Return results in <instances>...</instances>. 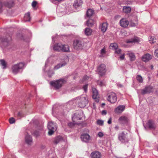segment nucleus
<instances>
[{"label":"nucleus","mask_w":158,"mask_h":158,"mask_svg":"<svg viewBox=\"0 0 158 158\" xmlns=\"http://www.w3.org/2000/svg\"><path fill=\"white\" fill-rule=\"evenodd\" d=\"M152 67H153V66H152Z\"/></svg>","instance_id":"obj_64"},{"label":"nucleus","mask_w":158,"mask_h":158,"mask_svg":"<svg viewBox=\"0 0 158 158\" xmlns=\"http://www.w3.org/2000/svg\"><path fill=\"white\" fill-rule=\"evenodd\" d=\"M154 55L158 57V48L155 50L154 52Z\"/></svg>","instance_id":"obj_48"},{"label":"nucleus","mask_w":158,"mask_h":158,"mask_svg":"<svg viewBox=\"0 0 158 158\" xmlns=\"http://www.w3.org/2000/svg\"><path fill=\"white\" fill-rule=\"evenodd\" d=\"M22 112H19L18 113V116L19 117H21L22 116Z\"/></svg>","instance_id":"obj_54"},{"label":"nucleus","mask_w":158,"mask_h":158,"mask_svg":"<svg viewBox=\"0 0 158 158\" xmlns=\"http://www.w3.org/2000/svg\"><path fill=\"white\" fill-rule=\"evenodd\" d=\"M15 120L13 118H11L9 119V122L10 124H13L15 122Z\"/></svg>","instance_id":"obj_44"},{"label":"nucleus","mask_w":158,"mask_h":158,"mask_svg":"<svg viewBox=\"0 0 158 158\" xmlns=\"http://www.w3.org/2000/svg\"><path fill=\"white\" fill-rule=\"evenodd\" d=\"M82 4V2L81 0H76L74 1L73 6L75 8H77L81 6Z\"/></svg>","instance_id":"obj_27"},{"label":"nucleus","mask_w":158,"mask_h":158,"mask_svg":"<svg viewBox=\"0 0 158 158\" xmlns=\"http://www.w3.org/2000/svg\"><path fill=\"white\" fill-rule=\"evenodd\" d=\"M94 11L91 9H89L88 10L86 13L87 17L89 18L94 14Z\"/></svg>","instance_id":"obj_31"},{"label":"nucleus","mask_w":158,"mask_h":158,"mask_svg":"<svg viewBox=\"0 0 158 158\" xmlns=\"http://www.w3.org/2000/svg\"><path fill=\"white\" fill-rule=\"evenodd\" d=\"M152 88L150 86L146 87L144 89L138 90L137 92L139 93V91H140L142 94L144 95L147 93H149L152 91Z\"/></svg>","instance_id":"obj_15"},{"label":"nucleus","mask_w":158,"mask_h":158,"mask_svg":"<svg viewBox=\"0 0 158 158\" xmlns=\"http://www.w3.org/2000/svg\"><path fill=\"white\" fill-rule=\"evenodd\" d=\"M55 57L54 56H52L49 57L48 60H46L45 63V65L44 68L43 69V70L44 72H46L47 74L49 77H51L54 74V71L51 69L50 64H49V61L51 60H54Z\"/></svg>","instance_id":"obj_3"},{"label":"nucleus","mask_w":158,"mask_h":158,"mask_svg":"<svg viewBox=\"0 0 158 158\" xmlns=\"http://www.w3.org/2000/svg\"><path fill=\"white\" fill-rule=\"evenodd\" d=\"M97 71L100 76L103 75L106 72V66L103 64H101L98 68Z\"/></svg>","instance_id":"obj_14"},{"label":"nucleus","mask_w":158,"mask_h":158,"mask_svg":"<svg viewBox=\"0 0 158 158\" xmlns=\"http://www.w3.org/2000/svg\"><path fill=\"white\" fill-rule=\"evenodd\" d=\"M136 79L137 81L140 83L143 82V80L142 77L140 75H138L136 77Z\"/></svg>","instance_id":"obj_40"},{"label":"nucleus","mask_w":158,"mask_h":158,"mask_svg":"<svg viewBox=\"0 0 158 158\" xmlns=\"http://www.w3.org/2000/svg\"><path fill=\"white\" fill-rule=\"evenodd\" d=\"M74 102H77L80 108H83L88 104L89 101L87 96H81L77 97Z\"/></svg>","instance_id":"obj_1"},{"label":"nucleus","mask_w":158,"mask_h":158,"mask_svg":"<svg viewBox=\"0 0 158 158\" xmlns=\"http://www.w3.org/2000/svg\"><path fill=\"white\" fill-rule=\"evenodd\" d=\"M118 46L117 44L116 43H113L110 44V48L116 50L118 48Z\"/></svg>","instance_id":"obj_35"},{"label":"nucleus","mask_w":158,"mask_h":158,"mask_svg":"<svg viewBox=\"0 0 158 158\" xmlns=\"http://www.w3.org/2000/svg\"><path fill=\"white\" fill-rule=\"evenodd\" d=\"M62 140L63 138L61 136H57L54 138L53 140V142L54 143L57 144Z\"/></svg>","instance_id":"obj_25"},{"label":"nucleus","mask_w":158,"mask_h":158,"mask_svg":"<svg viewBox=\"0 0 158 158\" xmlns=\"http://www.w3.org/2000/svg\"><path fill=\"white\" fill-rule=\"evenodd\" d=\"M48 128L49 131L48 132V135H51L56 130L57 127L56 123H54L52 122H50L48 123Z\"/></svg>","instance_id":"obj_9"},{"label":"nucleus","mask_w":158,"mask_h":158,"mask_svg":"<svg viewBox=\"0 0 158 158\" xmlns=\"http://www.w3.org/2000/svg\"><path fill=\"white\" fill-rule=\"evenodd\" d=\"M65 82L66 81L64 79H60L56 81H51L50 83L51 85L53 86L56 89H58L61 87Z\"/></svg>","instance_id":"obj_4"},{"label":"nucleus","mask_w":158,"mask_h":158,"mask_svg":"<svg viewBox=\"0 0 158 158\" xmlns=\"http://www.w3.org/2000/svg\"><path fill=\"white\" fill-rule=\"evenodd\" d=\"M89 79V77H88L85 76H84V77H83L82 79V81H84L86 80H88V79Z\"/></svg>","instance_id":"obj_46"},{"label":"nucleus","mask_w":158,"mask_h":158,"mask_svg":"<svg viewBox=\"0 0 158 158\" xmlns=\"http://www.w3.org/2000/svg\"><path fill=\"white\" fill-rule=\"evenodd\" d=\"M120 26L124 27H126L129 24V21L125 19H122L120 22Z\"/></svg>","instance_id":"obj_17"},{"label":"nucleus","mask_w":158,"mask_h":158,"mask_svg":"<svg viewBox=\"0 0 158 158\" xmlns=\"http://www.w3.org/2000/svg\"><path fill=\"white\" fill-rule=\"evenodd\" d=\"M107 99L111 103H115L117 100L116 94L113 92L108 93L107 95Z\"/></svg>","instance_id":"obj_10"},{"label":"nucleus","mask_w":158,"mask_h":158,"mask_svg":"<svg viewBox=\"0 0 158 158\" xmlns=\"http://www.w3.org/2000/svg\"><path fill=\"white\" fill-rule=\"evenodd\" d=\"M147 125L149 128L151 129H154L155 127L154 123L152 120H149L147 123Z\"/></svg>","instance_id":"obj_26"},{"label":"nucleus","mask_w":158,"mask_h":158,"mask_svg":"<svg viewBox=\"0 0 158 158\" xmlns=\"http://www.w3.org/2000/svg\"><path fill=\"white\" fill-rule=\"evenodd\" d=\"M24 64L23 63H19V64L14 65L12 67L13 73L16 74L20 71L21 69H22L24 67Z\"/></svg>","instance_id":"obj_7"},{"label":"nucleus","mask_w":158,"mask_h":158,"mask_svg":"<svg viewBox=\"0 0 158 158\" xmlns=\"http://www.w3.org/2000/svg\"><path fill=\"white\" fill-rule=\"evenodd\" d=\"M98 136L100 138L102 137L104 135V134H103V133L101 132H99L98 133Z\"/></svg>","instance_id":"obj_47"},{"label":"nucleus","mask_w":158,"mask_h":158,"mask_svg":"<svg viewBox=\"0 0 158 158\" xmlns=\"http://www.w3.org/2000/svg\"><path fill=\"white\" fill-rule=\"evenodd\" d=\"M118 121L122 124H125L128 123L129 120L127 117L122 116L118 119Z\"/></svg>","instance_id":"obj_21"},{"label":"nucleus","mask_w":158,"mask_h":158,"mask_svg":"<svg viewBox=\"0 0 158 158\" xmlns=\"http://www.w3.org/2000/svg\"><path fill=\"white\" fill-rule=\"evenodd\" d=\"M52 42H55V40H54V38L53 36H52Z\"/></svg>","instance_id":"obj_60"},{"label":"nucleus","mask_w":158,"mask_h":158,"mask_svg":"<svg viewBox=\"0 0 158 158\" xmlns=\"http://www.w3.org/2000/svg\"><path fill=\"white\" fill-rule=\"evenodd\" d=\"M14 5V2L12 0H10L4 3H2L0 1V13L2 11V8L4 6L9 8H10Z\"/></svg>","instance_id":"obj_11"},{"label":"nucleus","mask_w":158,"mask_h":158,"mask_svg":"<svg viewBox=\"0 0 158 158\" xmlns=\"http://www.w3.org/2000/svg\"><path fill=\"white\" fill-rule=\"evenodd\" d=\"M152 58V56L149 53H147L143 56L142 59L143 61L147 62Z\"/></svg>","instance_id":"obj_19"},{"label":"nucleus","mask_w":158,"mask_h":158,"mask_svg":"<svg viewBox=\"0 0 158 158\" xmlns=\"http://www.w3.org/2000/svg\"><path fill=\"white\" fill-rule=\"evenodd\" d=\"M94 21L92 19H89L86 22V24L88 27H92L94 23Z\"/></svg>","instance_id":"obj_33"},{"label":"nucleus","mask_w":158,"mask_h":158,"mask_svg":"<svg viewBox=\"0 0 158 158\" xmlns=\"http://www.w3.org/2000/svg\"><path fill=\"white\" fill-rule=\"evenodd\" d=\"M34 134L36 136H37L39 135V133L38 132L36 131L35 132Z\"/></svg>","instance_id":"obj_58"},{"label":"nucleus","mask_w":158,"mask_h":158,"mask_svg":"<svg viewBox=\"0 0 158 158\" xmlns=\"http://www.w3.org/2000/svg\"><path fill=\"white\" fill-rule=\"evenodd\" d=\"M125 109V106L123 105H120L115 109L114 111L116 113H120L123 111Z\"/></svg>","instance_id":"obj_18"},{"label":"nucleus","mask_w":158,"mask_h":158,"mask_svg":"<svg viewBox=\"0 0 158 158\" xmlns=\"http://www.w3.org/2000/svg\"><path fill=\"white\" fill-rule=\"evenodd\" d=\"M108 27V24L107 23H103L100 25L99 27L101 31L102 32H105L107 30Z\"/></svg>","instance_id":"obj_23"},{"label":"nucleus","mask_w":158,"mask_h":158,"mask_svg":"<svg viewBox=\"0 0 158 158\" xmlns=\"http://www.w3.org/2000/svg\"><path fill=\"white\" fill-rule=\"evenodd\" d=\"M87 87L88 84H86L84 85L83 87V88L85 92H86L87 91Z\"/></svg>","instance_id":"obj_45"},{"label":"nucleus","mask_w":158,"mask_h":158,"mask_svg":"<svg viewBox=\"0 0 158 158\" xmlns=\"http://www.w3.org/2000/svg\"><path fill=\"white\" fill-rule=\"evenodd\" d=\"M155 40L156 39H154V37L153 36H150L149 37V40L150 43H154L156 41Z\"/></svg>","instance_id":"obj_38"},{"label":"nucleus","mask_w":158,"mask_h":158,"mask_svg":"<svg viewBox=\"0 0 158 158\" xmlns=\"http://www.w3.org/2000/svg\"><path fill=\"white\" fill-rule=\"evenodd\" d=\"M118 128H119V127H118V126H116L115 127V128L116 130L118 129Z\"/></svg>","instance_id":"obj_59"},{"label":"nucleus","mask_w":158,"mask_h":158,"mask_svg":"<svg viewBox=\"0 0 158 158\" xmlns=\"http://www.w3.org/2000/svg\"><path fill=\"white\" fill-rule=\"evenodd\" d=\"M37 2L36 1H33L32 3V6L33 7H35L36 5L37 4Z\"/></svg>","instance_id":"obj_49"},{"label":"nucleus","mask_w":158,"mask_h":158,"mask_svg":"<svg viewBox=\"0 0 158 158\" xmlns=\"http://www.w3.org/2000/svg\"><path fill=\"white\" fill-rule=\"evenodd\" d=\"M52 114H53V109H52Z\"/></svg>","instance_id":"obj_61"},{"label":"nucleus","mask_w":158,"mask_h":158,"mask_svg":"<svg viewBox=\"0 0 158 158\" xmlns=\"http://www.w3.org/2000/svg\"><path fill=\"white\" fill-rule=\"evenodd\" d=\"M101 53L102 54L101 56H102V55L104 54L105 53V51L104 49H102L101 51Z\"/></svg>","instance_id":"obj_50"},{"label":"nucleus","mask_w":158,"mask_h":158,"mask_svg":"<svg viewBox=\"0 0 158 158\" xmlns=\"http://www.w3.org/2000/svg\"><path fill=\"white\" fill-rule=\"evenodd\" d=\"M157 76H158V73H157Z\"/></svg>","instance_id":"obj_63"},{"label":"nucleus","mask_w":158,"mask_h":158,"mask_svg":"<svg viewBox=\"0 0 158 158\" xmlns=\"http://www.w3.org/2000/svg\"><path fill=\"white\" fill-rule=\"evenodd\" d=\"M64 61L61 63H59L57 65L55 66L53 68L54 70H57L60 68L65 65L67 62L69 61V58L67 56L65 55H64Z\"/></svg>","instance_id":"obj_12"},{"label":"nucleus","mask_w":158,"mask_h":158,"mask_svg":"<svg viewBox=\"0 0 158 158\" xmlns=\"http://www.w3.org/2000/svg\"><path fill=\"white\" fill-rule=\"evenodd\" d=\"M139 41L138 38L137 37H135L133 38L129 39L126 41L127 43H135L138 42Z\"/></svg>","instance_id":"obj_28"},{"label":"nucleus","mask_w":158,"mask_h":158,"mask_svg":"<svg viewBox=\"0 0 158 158\" xmlns=\"http://www.w3.org/2000/svg\"><path fill=\"white\" fill-rule=\"evenodd\" d=\"M121 52L122 50L121 49H118V48L115 50V54H117L118 55H120V54H122Z\"/></svg>","instance_id":"obj_41"},{"label":"nucleus","mask_w":158,"mask_h":158,"mask_svg":"<svg viewBox=\"0 0 158 158\" xmlns=\"http://www.w3.org/2000/svg\"><path fill=\"white\" fill-rule=\"evenodd\" d=\"M123 12L125 13H129L131 11V8L129 6H125L123 7Z\"/></svg>","instance_id":"obj_30"},{"label":"nucleus","mask_w":158,"mask_h":158,"mask_svg":"<svg viewBox=\"0 0 158 158\" xmlns=\"http://www.w3.org/2000/svg\"><path fill=\"white\" fill-rule=\"evenodd\" d=\"M25 141L28 145H31L32 143V139L31 137L28 134L26 135L25 137Z\"/></svg>","instance_id":"obj_24"},{"label":"nucleus","mask_w":158,"mask_h":158,"mask_svg":"<svg viewBox=\"0 0 158 158\" xmlns=\"http://www.w3.org/2000/svg\"><path fill=\"white\" fill-rule=\"evenodd\" d=\"M127 54L128 55L131 61H133L135 60L136 57L134 53L129 52Z\"/></svg>","instance_id":"obj_29"},{"label":"nucleus","mask_w":158,"mask_h":158,"mask_svg":"<svg viewBox=\"0 0 158 158\" xmlns=\"http://www.w3.org/2000/svg\"><path fill=\"white\" fill-rule=\"evenodd\" d=\"M73 45L75 49H81L84 47V42L82 40L77 39L74 41Z\"/></svg>","instance_id":"obj_6"},{"label":"nucleus","mask_w":158,"mask_h":158,"mask_svg":"<svg viewBox=\"0 0 158 158\" xmlns=\"http://www.w3.org/2000/svg\"><path fill=\"white\" fill-rule=\"evenodd\" d=\"M97 83L100 86H102L105 85V82L104 81H102L101 80H99L98 81Z\"/></svg>","instance_id":"obj_39"},{"label":"nucleus","mask_w":158,"mask_h":158,"mask_svg":"<svg viewBox=\"0 0 158 158\" xmlns=\"http://www.w3.org/2000/svg\"><path fill=\"white\" fill-rule=\"evenodd\" d=\"M53 49L58 52H67L69 51V48L68 45L62 44L61 43H56L53 46Z\"/></svg>","instance_id":"obj_2"},{"label":"nucleus","mask_w":158,"mask_h":158,"mask_svg":"<svg viewBox=\"0 0 158 158\" xmlns=\"http://www.w3.org/2000/svg\"><path fill=\"white\" fill-rule=\"evenodd\" d=\"M104 122L103 120H98L97 121V123L100 125H102L103 124Z\"/></svg>","instance_id":"obj_43"},{"label":"nucleus","mask_w":158,"mask_h":158,"mask_svg":"<svg viewBox=\"0 0 158 158\" xmlns=\"http://www.w3.org/2000/svg\"><path fill=\"white\" fill-rule=\"evenodd\" d=\"M0 64L2 66L3 69H5L6 68V63L4 60H0Z\"/></svg>","instance_id":"obj_37"},{"label":"nucleus","mask_w":158,"mask_h":158,"mask_svg":"<svg viewBox=\"0 0 158 158\" xmlns=\"http://www.w3.org/2000/svg\"><path fill=\"white\" fill-rule=\"evenodd\" d=\"M102 115H106V111L105 110H102Z\"/></svg>","instance_id":"obj_53"},{"label":"nucleus","mask_w":158,"mask_h":158,"mask_svg":"<svg viewBox=\"0 0 158 158\" xmlns=\"http://www.w3.org/2000/svg\"><path fill=\"white\" fill-rule=\"evenodd\" d=\"M117 85L118 87H122L123 86L122 85H121V84H119V83Z\"/></svg>","instance_id":"obj_57"},{"label":"nucleus","mask_w":158,"mask_h":158,"mask_svg":"<svg viewBox=\"0 0 158 158\" xmlns=\"http://www.w3.org/2000/svg\"><path fill=\"white\" fill-rule=\"evenodd\" d=\"M111 123V118H110L107 122V123L109 124H110Z\"/></svg>","instance_id":"obj_55"},{"label":"nucleus","mask_w":158,"mask_h":158,"mask_svg":"<svg viewBox=\"0 0 158 158\" xmlns=\"http://www.w3.org/2000/svg\"><path fill=\"white\" fill-rule=\"evenodd\" d=\"M92 98L94 99H96V102H99V99L98 98V90L95 88L92 87Z\"/></svg>","instance_id":"obj_16"},{"label":"nucleus","mask_w":158,"mask_h":158,"mask_svg":"<svg viewBox=\"0 0 158 158\" xmlns=\"http://www.w3.org/2000/svg\"><path fill=\"white\" fill-rule=\"evenodd\" d=\"M90 156L92 158H101V154L98 151H94L91 153Z\"/></svg>","instance_id":"obj_20"},{"label":"nucleus","mask_w":158,"mask_h":158,"mask_svg":"<svg viewBox=\"0 0 158 158\" xmlns=\"http://www.w3.org/2000/svg\"><path fill=\"white\" fill-rule=\"evenodd\" d=\"M118 139L121 143H127L129 141L127 133L124 131L119 133L118 135Z\"/></svg>","instance_id":"obj_5"},{"label":"nucleus","mask_w":158,"mask_h":158,"mask_svg":"<svg viewBox=\"0 0 158 158\" xmlns=\"http://www.w3.org/2000/svg\"><path fill=\"white\" fill-rule=\"evenodd\" d=\"M31 18L30 17V14L29 12H28L25 15L24 20L25 22L29 21L30 20Z\"/></svg>","instance_id":"obj_32"},{"label":"nucleus","mask_w":158,"mask_h":158,"mask_svg":"<svg viewBox=\"0 0 158 158\" xmlns=\"http://www.w3.org/2000/svg\"><path fill=\"white\" fill-rule=\"evenodd\" d=\"M56 11L57 14L59 16H61L65 14H69V12L67 8L65 9L60 6H57Z\"/></svg>","instance_id":"obj_8"},{"label":"nucleus","mask_w":158,"mask_h":158,"mask_svg":"<svg viewBox=\"0 0 158 158\" xmlns=\"http://www.w3.org/2000/svg\"><path fill=\"white\" fill-rule=\"evenodd\" d=\"M121 55L120 56V58L121 60H123L124 58V54H121Z\"/></svg>","instance_id":"obj_51"},{"label":"nucleus","mask_w":158,"mask_h":158,"mask_svg":"<svg viewBox=\"0 0 158 158\" xmlns=\"http://www.w3.org/2000/svg\"><path fill=\"white\" fill-rule=\"evenodd\" d=\"M130 25L131 27H135L136 26V24L134 23H131L130 24Z\"/></svg>","instance_id":"obj_56"},{"label":"nucleus","mask_w":158,"mask_h":158,"mask_svg":"<svg viewBox=\"0 0 158 158\" xmlns=\"http://www.w3.org/2000/svg\"><path fill=\"white\" fill-rule=\"evenodd\" d=\"M85 33L87 35H90L92 32V30L89 28H86L85 30Z\"/></svg>","instance_id":"obj_36"},{"label":"nucleus","mask_w":158,"mask_h":158,"mask_svg":"<svg viewBox=\"0 0 158 158\" xmlns=\"http://www.w3.org/2000/svg\"><path fill=\"white\" fill-rule=\"evenodd\" d=\"M76 124V123L75 121L74 122H70L68 124V125L69 127H73L74 126V125Z\"/></svg>","instance_id":"obj_42"},{"label":"nucleus","mask_w":158,"mask_h":158,"mask_svg":"<svg viewBox=\"0 0 158 158\" xmlns=\"http://www.w3.org/2000/svg\"><path fill=\"white\" fill-rule=\"evenodd\" d=\"M83 115V112L81 111H79L75 113L72 117V119L73 122H74L76 120H80L81 119Z\"/></svg>","instance_id":"obj_13"},{"label":"nucleus","mask_w":158,"mask_h":158,"mask_svg":"<svg viewBox=\"0 0 158 158\" xmlns=\"http://www.w3.org/2000/svg\"><path fill=\"white\" fill-rule=\"evenodd\" d=\"M81 138L82 141L87 142L89 139L90 136L88 134H85L81 135Z\"/></svg>","instance_id":"obj_22"},{"label":"nucleus","mask_w":158,"mask_h":158,"mask_svg":"<svg viewBox=\"0 0 158 158\" xmlns=\"http://www.w3.org/2000/svg\"><path fill=\"white\" fill-rule=\"evenodd\" d=\"M144 128L146 129V127L145 126H144Z\"/></svg>","instance_id":"obj_62"},{"label":"nucleus","mask_w":158,"mask_h":158,"mask_svg":"<svg viewBox=\"0 0 158 158\" xmlns=\"http://www.w3.org/2000/svg\"><path fill=\"white\" fill-rule=\"evenodd\" d=\"M11 40L10 37H9V38H2L1 39V41L3 43H6V44H7L9 41Z\"/></svg>","instance_id":"obj_34"},{"label":"nucleus","mask_w":158,"mask_h":158,"mask_svg":"<svg viewBox=\"0 0 158 158\" xmlns=\"http://www.w3.org/2000/svg\"><path fill=\"white\" fill-rule=\"evenodd\" d=\"M50 1L53 3H55V1H57L58 2H60L62 0H50Z\"/></svg>","instance_id":"obj_52"}]
</instances>
